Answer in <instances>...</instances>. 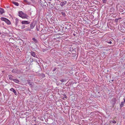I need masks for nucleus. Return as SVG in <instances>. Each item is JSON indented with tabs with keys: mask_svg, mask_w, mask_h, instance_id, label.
Masks as SVG:
<instances>
[{
	"mask_svg": "<svg viewBox=\"0 0 125 125\" xmlns=\"http://www.w3.org/2000/svg\"><path fill=\"white\" fill-rule=\"evenodd\" d=\"M23 2L26 4L31 5V2H29L26 0H24Z\"/></svg>",
	"mask_w": 125,
	"mask_h": 125,
	"instance_id": "11",
	"label": "nucleus"
},
{
	"mask_svg": "<svg viewBox=\"0 0 125 125\" xmlns=\"http://www.w3.org/2000/svg\"><path fill=\"white\" fill-rule=\"evenodd\" d=\"M41 75L42 78H44L45 77V74L43 73H42Z\"/></svg>",
	"mask_w": 125,
	"mask_h": 125,
	"instance_id": "22",
	"label": "nucleus"
},
{
	"mask_svg": "<svg viewBox=\"0 0 125 125\" xmlns=\"http://www.w3.org/2000/svg\"><path fill=\"white\" fill-rule=\"evenodd\" d=\"M30 53L31 55L33 57L36 58H38L37 56L36 55V53L32 51H31L30 52Z\"/></svg>",
	"mask_w": 125,
	"mask_h": 125,
	"instance_id": "4",
	"label": "nucleus"
},
{
	"mask_svg": "<svg viewBox=\"0 0 125 125\" xmlns=\"http://www.w3.org/2000/svg\"><path fill=\"white\" fill-rule=\"evenodd\" d=\"M18 71V70L17 69H13L11 71V72L12 73H17Z\"/></svg>",
	"mask_w": 125,
	"mask_h": 125,
	"instance_id": "10",
	"label": "nucleus"
},
{
	"mask_svg": "<svg viewBox=\"0 0 125 125\" xmlns=\"http://www.w3.org/2000/svg\"><path fill=\"white\" fill-rule=\"evenodd\" d=\"M124 103L125 101H123L121 102V103L120 104V107L121 108L123 106Z\"/></svg>",
	"mask_w": 125,
	"mask_h": 125,
	"instance_id": "12",
	"label": "nucleus"
},
{
	"mask_svg": "<svg viewBox=\"0 0 125 125\" xmlns=\"http://www.w3.org/2000/svg\"><path fill=\"white\" fill-rule=\"evenodd\" d=\"M111 81H112V82H113V81H114V80H112Z\"/></svg>",
	"mask_w": 125,
	"mask_h": 125,
	"instance_id": "38",
	"label": "nucleus"
},
{
	"mask_svg": "<svg viewBox=\"0 0 125 125\" xmlns=\"http://www.w3.org/2000/svg\"><path fill=\"white\" fill-rule=\"evenodd\" d=\"M76 55V54L74 53H72V56H75Z\"/></svg>",
	"mask_w": 125,
	"mask_h": 125,
	"instance_id": "26",
	"label": "nucleus"
},
{
	"mask_svg": "<svg viewBox=\"0 0 125 125\" xmlns=\"http://www.w3.org/2000/svg\"><path fill=\"white\" fill-rule=\"evenodd\" d=\"M62 10H61L60 11V12H61V13L63 15V16H65V12H63V11H62Z\"/></svg>",
	"mask_w": 125,
	"mask_h": 125,
	"instance_id": "19",
	"label": "nucleus"
},
{
	"mask_svg": "<svg viewBox=\"0 0 125 125\" xmlns=\"http://www.w3.org/2000/svg\"><path fill=\"white\" fill-rule=\"evenodd\" d=\"M30 28L28 27L25 29L24 30L26 31H30L31 30Z\"/></svg>",
	"mask_w": 125,
	"mask_h": 125,
	"instance_id": "20",
	"label": "nucleus"
},
{
	"mask_svg": "<svg viewBox=\"0 0 125 125\" xmlns=\"http://www.w3.org/2000/svg\"><path fill=\"white\" fill-rule=\"evenodd\" d=\"M1 34V33L0 32V35Z\"/></svg>",
	"mask_w": 125,
	"mask_h": 125,
	"instance_id": "41",
	"label": "nucleus"
},
{
	"mask_svg": "<svg viewBox=\"0 0 125 125\" xmlns=\"http://www.w3.org/2000/svg\"><path fill=\"white\" fill-rule=\"evenodd\" d=\"M8 77H9V80H10L13 81V80L14 79V78H13L14 77L11 75H8Z\"/></svg>",
	"mask_w": 125,
	"mask_h": 125,
	"instance_id": "8",
	"label": "nucleus"
},
{
	"mask_svg": "<svg viewBox=\"0 0 125 125\" xmlns=\"http://www.w3.org/2000/svg\"><path fill=\"white\" fill-rule=\"evenodd\" d=\"M56 69H57L56 68H54V69L53 70V71H55L56 70Z\"/></svg>",
	"mask_w": 125,
	"mask_h": 125,
	"instance_id": "30",
	"label": "nucleus"
},
{
	"mask_svg": "<svg viewBox=\"0 0 125 125\" xmlns=\"http://www.w3.org/2000/svg\"><path fill=\"white\" fill-rule=\"evenodd\" d=\"M64 98H67V96H66V95H64Z\"/></svg>",
	"mask_w": 125,
	"mask_h": 125,
	"instance_id": "34",
	"label": "nucleus"
},
{
	"mask_svg": "<svg viewBox=\"0 0 125 125\" xmlns=\"http://www.w3.org/2000/svg\"><path fill=\"white\" fill-rule=\"evenodd\" d=\"M27 82H28V83L29 84H30V83H31L30 82V81L29 80H27Z\"/></svg>",
	"mask_w": 125,
	"mask_h": 125,
	"instance_id": "29",
	"label": "nucleus"
},
{
	"mask_svg": "<svg viewBox=\"0 0 125 125\" xmlns=\"http://www.w3.org/2000/svg\"><path fill=\"white\" fill-rule=\"evenodd\" d=\"M34 125H37V124H35Z\"/></svg>",
	"mask_w": 125,
	"mask_h": 125,
	"instance_id": "37",
	"label": "nucleus"
},
{
	"mask_svg": "<svg viewBox=\"0 0 125 125\" xmlns=\"http://www.w3.org/2000/svg\"><path fill=\"white\" fill-rule=\"evenodd\" d=\"M14 19L15 20V24L16 26L21 29H23L26 27L27 26H26L25 25L29 24L30 23V22L28 21H23L21 22L17 18H14Z\"/></svg>",
	"mask_w": 125,
	"mask_h": 125,
	"instance_id": "1",
	"label": "nucleus"
},
{
	"mask_svg": "<svg viewBox=\"0 0 125 125\" xmlns=\"http://www.w3.org/2000/svg\"><path fill=\"white\" fill-rule=\"evenodd\" d=\"M62 31L63 32H63V30H62Z\"/></svg>",
	"mask_w": 125,
	"mask_h": 125,
	"instance_id": "39",
	"label": "nucleus"
},
{
	"mask_svg": "<svg viewBox=\"0 0 125 125\" xmlns=\"http://www.w3.org/2000/svg\"><path fill=\"white\" fill-rule=\"evenodd\" d=\"M40 38L42 39L45 40L46 38L45 37V36L43 35H41L40 36Z\"/></svg>",
	"mask_w": 125,
	"mask_h": 125,
	"instance_id": "13",
	"label": "nucleus"
},
{
	"mask_svg": "<svg viewBox=\"0 0 125 125\" xmlns=\"http://www.w3.org/2000/svg\"><path fill=\"white\" fill-rule=\"evenodd\" d=\"M124 101H125V98L124 99Z\"/></svg>",
	"mask_w": 125,
	"mask_h": 125,
	"instance_id": "35",
	"label": "nucleus"
},
{
	"mask_svg": "<svg viewBox=\"0 0 125 125\" xmlns=\"http://www.w3.org/2000/svg\"><path fill=\"white\" fill-rule=\"evenodd\" d=\"M32 40L36 43L37 42H38V40H37L34 37L32 38Z\"/></svg>",
	"mask_w": 125,
	"mask_h": 125,
	"instance_id": "16",
	"label": "nucleus"
},
{
	"mask_svg": "<svg viewBox=\"0 0 125 125\" xmlns=\"http://www.w3.org/2000/svg\"><path fill=\"white\" fill-rule=\"evenodd\" d=\"M67 29V28L65 27H63V28H62V29L63 30L64 29Z\"/></svg>",
	"mask_w": 125,
	"mask_h": 125,
	"instance_id": "32",
	"label": "nucleus"
},
{
	"mask_svg": "<svg viewBox=\"0 0 125 125\" xmlns=\"http://www.w3.org/2000/svg\"><path fill=\"white\" fill-rule=\"evenodd\" d=\"M13 4H14V5H16V6H18V5H19V4L18 2H14V1L13 2Z\"/></svg>",
	"mask_w": 125,
	"mask_h": 125,
	"instance_id": "18",
	"label": "nucleus"
},
{
	"mask_svg": "<svg viewBox=\"0 0 125 125\" xmlns=\"http://www.w3.org/2000/svg\"><path fill=\"white\" fill-rule=\"evenodd\" d=\"M4 12V10L2 8H0V13L1 14H2Z\"/></svg>",
	"mask_w": 125,
	"mask_h": 125,
	"instance_id": "14",
	"label": "nucleus"
},
{
	"mask_svg": "<svg viewBox=\"0 0 125 125\" xmlns=\"http://www.w3.org/2000/svg\"><path fill=\"white\" fill-rule=\"evenodd\" d=\"M38 2L41 6L42 7H46L47 3L45 0H40Z\"/></svg>",
	"mask_w": 125,
	"mask_h": 125,
	"instance_id": "2",
	"label": "nucleus"
},
{
	"mask_svg": "<svg viewBox=\"0 0 125 125\" xmlns=\"http://www.w3.org/2000/svg\"><path fill=\"white\" fill-rule=\"evenodd\" d=\"M22 18L23 19L27 18V17H28V16L26 14L23 12L22 13Z\"/></svg>",
	"mask_w": 125,
	"mask_h": 125,
	"instance_id": "5",
	"label": "nucleus"
},
{
	"mask_svg": "<svg viewBox=\"0 0 125 125\" xmlns=\"http://www.w3.org/2000/svg\"><path fill=\"white\" fill-rule=\"evenodd\" d=\"M37 31H39V30H38V29H37Z\"/></svg>",
	"mask_w": 125,
	"mask_h": 125,
	"instance_id": "42",
	"label": "nucleus"
},
{
	"mask_svg": "<svg viewBox=\"0 0 125 125\" xmlns=\"http://www.w3.org/2000/svg\"><path fill=\"white\" fill-rule=\"evenodd\" d=\"M0 20L2 21H4L8 25H10L11 23L10 21L6 18L1 17L0 18Z\"/></svg>",
	"mask_w": 125,
	"mask_h": 125,
	"instance_id": "3",
	"label": "nucleus"
},
{
	"mask_svg": "<svg viewBox=\"0 0 125 125\" xmlns=\"http://www.w3.org/2000/svg\"><path fill=\"white\" fill-rule=\"evenodd\" d=\"M50 0V1H51V0Z\"/></svg>",
	"mask_w": 125,
	"mask_h": 125,
	"instance_id": "43",
	"label": "nucleus"
},
{
	"mask_svg": "<svg viewBox=\"0 0 125 125\" xmlns=\"http://www.w3.org/2000/svg\"><path fill=\"white\" fill-rule=\"evenodd\" d=\"M29 84L30 86L31 87H32V84H31V83H30Z\"/></svg>",
	"mask_w": 125,
	"mask_h": 125,
	"instance_id": "31",
	"label": "nucleus"
},
{
	"mask_svg": "<svg viewBox=\"0 0 125 125\" xmlns=\"http://www.w3.org/2000/svg\"><path fill=\"white\" fill-rule=\"evenodd\" d=\"M48 3H49V4H50V3H51V2H48Z\"/></svg>",
	"mask_w": 125,
	"mask_h": 125,
	"instance_id": "36",
	"label": "nucleus"
},
{
	"mask_svg": "<svg viewBox=\"0 0 125 125\" xmlns=\"http://www.w3.org/2000/svg\"><path fill=\"white\" fill-rule=\"evenodd\" d=\"M60 81L62 82H63L66 81L65 79H62L60 80Z\"/></svg>",
	"mask_w": 125,
	"mask_h": 125,
	"instance_id": "21",
	"label": "nucleus"
},
{
	"mask_svg": "<svg viewBox=\"0 0 125 125\" xmlns=\"http://www.w3.org/2000/svg\"><path fill=\"white\" fill-rule=\"evenodd\" d=\"M102 2L103 3H106L107 1V0H102Z\"/></svg>",
	"mask_w": 125,
	"mask_h": 125,
	"instance_id": "24",
	"label": "nucleus"
},
{
	"mask_svg": "<svg viewBox=\"0 0 125 125\" xmlns=\"http://www.w3.org/2000/svg\"><path fill=\"white\" fill-rule=\"evenodd\" d=\"M108 43L110 44H111L112 43V42L111 41H110V42H109Z\"/></svg>",
	"mask_w": 125,
	"mask_h": 125,
	"instance_id": "33",
	"label": "nucleus"
},
{
	"mask_svg": "<svg viewBox=\"0 0 125 125\" xmlns=\"http://www.w3.org/2000/svg\"><path fill=\"white\" fill-rule=\"evenodd\" d=\"M13 81L15 83H19L20 82L18 80L16 79H15L14 78V80H13Z\"/></svg>",
	"mask_w": 125,
	"mask_h": 125,
	"instance_id": "15",
	"label": "nucleus"
},
{
	"mask_svg": "<svg viewBox=\"0 0 125 125\" xmlns=\"http://www.w3.org/2000/svg\"><path fill=\"white\" fill-rule=\"evenodd\" d=\"M10 90L11 91L13 92L14 94L15 95H17V93L15 90L13 88H11L10 89Z\"/></svg>",
	"mask_w": 125,
	"mask_h": 125,
	"instance_id": "9",
	"label": "nucleus"
},
{
	"mask_svg": "<svg viewBox=\"0 0 125 125\" xmlns=\"http://www.w3.org/2000/svg\"><path fill=\"white\" fill-rule=\"evenodd\" d=\"M110 121L111 122L113 123L114 124H115L116 123V121L115 120L111 121Z\"/></svg>",
	"mask_w": 125,
	"mask_h": 125,
	"instance_id": "23",
	"label": "nucleus"
},
{
	"mask_svg": "<svg viewBox=\"0 0 125 125\" xmlns=\"http://www.w3.org/2000/svg\"><path fill=\"white\" fill-rule=\"evenodd\" d=\"M22 13L23 12L22 11L19 12V17L22 18Z\"/></svg>",
	"mask_w": 125,
	"mask_h": 125,
	"instance_id": "17",
	"label": "nucleus"
},
{
	"mask_svg": "<svg viewBox=\"0 0 125 125\" xmlns=\"http://www.w3.org/2000/svg\"><path fill=\"white\" fill-rule=\"evenodd\" d=\"M118 19H116L115 20V22H117L118 21Z\"/></svg>",
	"mask_w": 125,
	"mask_h": 125,
	"instance_id": "25",
	"label": "nucleus"
},
{
	"mask_svg": "<svg viewBox=\"0 0 125 125\" xmlns=\"http://www.w3.org/2000/svg\"><path fill=\"white\" fill-rule=\"evenodd\" d=\"M67 3V1H65L63 2H61L60 5L62 7L63 6L65 5Z\"/></svg>",
	"mask_w": 125,
	"mask_h": 125,
	"instance_id": "7",
	"label": "nucleus"
},
{
	"mask_svg": "<svg viewBox=\"0 0 125 125\" xmlns=\"http://www.w3.org/2000/svg\"><path fill=\"white\" fill-rule=\"evenodd\" d=\"M31 1H32V3H34L35 2V0H30Z\"/></svg>",
	"mask_w": 125,
	"mask_h": 125,
	"instance_id": "28",
	"label": "nucleus"
},
{
	"mask_svg": "<svg viewBox=\"0 0 125 125\" xmlns=\"http://www.w3.org/2000/svg\"><path fill=\"white\" fill-rule=\"evenodd\" d=\"M35 24L33 22H32L30 24V27L31 29H32L34 28L35 26Z\"/></svg>",
	"mask_w": 125,
	"mask_h": 125,
	"instance_id": "6",
	"label": "nucleus"
},
{
	"mask_svg": "<svg viewBox=\"0 0 125 125\" xmlns=\"http://www.w3.org/2000/svg\"><path fill=\"white\" fill-rule=\"evenodd\" d=\"M62 31L63 32H63V30H62Z\"/></svg>",
	"mask_w": 125,
	"mask_h": 125,
	"instance_id": "40",
	"label": "nucleus"
},
{
	"mask_svg": "<svg viewBox=\"0 0 125 125\" xmlns=\"http://www.w3.org/2000/svg\"><path fill=\"white\" fill-rule=\"evenodd\" d=\"M119 11L120 12H122L123 11V9H120L119 10Z\"/></svg>",
	"mask_w": 125,
	"mask_h": 125,
	"instance_id": "27",
	"label": "nucleus"
}]
</instances>
